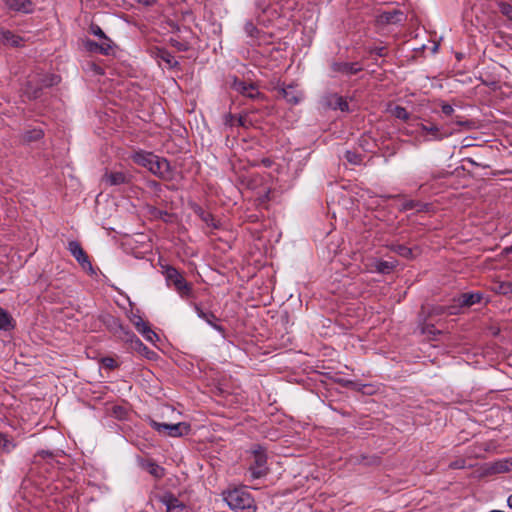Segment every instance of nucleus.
Wrapping results in <instances>:
<instances>
[{
  "label": "nucleus",
  "mask_w": 512,
  "mask_h": 512,
  "mask_svg": "<svg viewBox=\"0 0 512 512\" xmlns=\"http://www.w3.org/2000/svg\"><path fill=\"white\" fill-rule=\"evenodd\" d=\"M223 500L235 512H256L254 498L244 487L228 488L222 493Z\"/></svg>",
  "instance_id": "f257e3e1"
},
{
  "label": "nucleus",
  "mask_w": 512,
  "mask_h": 512,
  "mask_svg": "<svg viewBox=\"0 0 512 512\" xmlns=\"http://www.w3.org/2000/svg\"><path fill=\"white\" fill-rule=\"evenodd\" d=\"M161 268L168 286H173L181 297L190 296L192 287L176 268L169 265H161Z\"/></svg>",
  "instance_id": "f03ea898"
},
{
  "label": "nucleus",
  "mask_w": 512,
  "mask_h": 512,
  "mask_svg": "<svg viewBox=\"0 0 512 512\" xmlns=\"http://www.w3.org/2000/svg\"><path fill=\"white\" fill-rule=\"evenodd\" d=\"M60 81L57 75H48L39 79H31L27 82L24 88V94L29 99H36L40 96V90L42 87H50L58 84Z\"/></svg>",
  "instance_id": "7ed1b4c3"
},
{
  "label": "nucleus",
  "mask_w": 512,
  "mask_h": 512,
  "mask_svg": "<svg viewBox=\"0 0 512 512\" xmlns=\"http://www.w3.org/2000/svg\"><path fill=\"white\" fill-rule=\"evenodd\" d=\"M151 426L159 433L170 437H180L188 434L190 431V425L186 422L162 423L152 420Z\"/></svg>",
  "instance_id": "20e7f679"
},
{
  "label": "nucleus",
  "mask_w": 512,
  "mask_h": 512,
  "mask_svg": "<svg viewBox=\"0 0 512 512\" xmlns=\"http://www.w3.org/2000/svg\"><path fill=\"white\" fill-rule=\"evenodd\" d=\"M267 457L262 447H257L253 451V463L249 468V475L251 479L261 478L266 474Z\"/></svg>",
  "instance_id": "39448f33"
},
{
  "label": "nucleus",
  "mask_w": 512,
  "mask_h": 512,
  "mask_svg": "<svg viewBox=\"0 0 512 512\" xmlns=\"http://www.w3.org/2000/svg\"><path fill=\"white\" fill-rule=\"evenodd\" d=\"M118 337L121 340L129 343L131 349L136 350L141 354H144L148 358H151V356L154 354L146 346L143 345V343L135 336V334L128 330H125L122 327H120Z\"/></svg>",
  "instance_id": "423d86ee"
},
{
  "label": "nucleus",
  "mask_w": 512,
  "mask_h": 512,
  "mask_svg": "<svg viewBox=\"0 0 512 512\" xmlns=\"http://www.w3.org/2000/svg\"><path fill=\"white\" fill-rule=\"evenodd\" d=\"M275 90H277L278 97L284 98L288 103L293 105L298 104L303 98L302 92L293 84L278 85L275 87Z\"/></svg>",
  "instance_id": "0eeeda50"
},
{
  "label": "nucleus",
  "mask_w": 512,
  "mask_h": 512,
  "mask_svg": "<svg viewBox=\"0 0 512 512\" xmlns=\"http://www.w3.org/2000/svg\"><path fill=\"white\" fill-rule=\"evenodd\" d=\"M68 250L84 270H88L91 272L93 271L92 265L88 259L87 254L84 252V250L77 241H70L68 244Z\"/></svg>",
  "instance_id": "6e6552de"
},
{
  "label": "nucleus",
  "mask_w": 512,
  "mask_h": 512,
  "mask_svg": "<svg viewBox=\"0 0 512 512\" xmlns=\"http://www.w3.org/2000/svg\"><path fill=\"white\" fill-rule=\"evenodd\" d=\"M150 172L164 180H169L172 178V172L169 162L166 159L161 158L159 156H156L155 161L153 162V167Z\"/></svg>",
  "instance_id": "1a4fd4ad"
},
{
  "label": "nucleus",
  "mask_w": 512,
  "mask_h": 512,
  "mask_svg": "<svg viewBox=\"0 0 512 512\" xmlns=\"http://www.w3.org/2000/svg\"><path fill=\"white\" fill-rule=\"evenodd\" d=\"M162 502L166 506L167 512H190L189 507L171 494L163 496Z\"/></svg>",
  "instance_id": "9d476101"
},
{
  "label": "nucleus",
  "mask_w": 512,
  "mask_h": 512,
  "mask_svg": "<svg viewBox=\"0 0 512 512\" xmlns=\"http://www.w3.org/2000/svg\"><path fill=\"white\" fill-rule=\"evenodd\" d=\"M6 7L12 11L30 13L33 11V4L30 0H6Z\"/></svg>",
  "instance_id": "9b49d317"
},
{
  "label": "nucleus",
  "mask_w": 512,
  "mask_h": 512,
  "mask_svg": "<svg viewBox=\"0 0 512 512\" xmlns=\"http://www.w3.org/2000/svg\"><path fill=\"white\" fill-rule=\"evenodd\" d=\"M127 181L128 177L123 172L106 171L102 177V182L110 186L121 185Z\"/></svg>",
  "instance_id": "f8f14e48"
},
{
  "label": "nucleus",
  "mask_w": 512,
  "mask_h": 512,
  "mask_svg": "<svg viewBox=\"0 0 512 512\" xmlns=\"http://www.w3.org/2000/svg\"><path fill=\"white\" fill-rule=\"evenodd\" d=\"M156 156L157 155L150 153V152L140 151V152H136L133 155V160L138 165H141V166L147 168L149 171H151V169L153 167V162L155 161Z\"/></svg>",
  "instance_id": "ddd939ff"
},
{
  "label": "nucleus",
  "mask_w": 512,
  "mask_h": 512,
  "mask_svg": "<svg viewBox=\"0 0 512 512\" xmlns=\"http://www.w3.org/2000/svg\"><path fill=\"white\" fill-rule=\"evenodd\" d=\"M482 299V294L475 292V293H463L461 294L458 299L457 303L459 306H465L469 307L476 303H479Z\"/></svg>",
  "instance_id": "4468645a"
},
{
  "label": "nucleus",
  "mask_w": 512,
  "mask_h": 512,
  "mask_svg": "<svg viewBox=\"0 0 512 512\" xmlns=\"http://www.w3.org/2000/svg\"><path fill=\"white\" fill-rule=\"evenodd\" d=\"M403 19V13L397 10L385 11L380 15V22L394 24L401 22Z\"/></svg>",
  "instance_id": "2eb2a0df"
},
{
  "label": "nucleus",
  "mask_w": 512,
  "mask_h": 512,
  "mask_svg": "<svg viewBox=\"0 0 512 512\" xmlns=\"http://www.w3.org/2000/svg\"><path fill=\"white\" fill-rule=\"evenodd\" d=\"M420 131L423 134L430 135L431 137L429 138V140H441L444 138V135L440 133L439 127L434 124H430V125L420 124Z\"/></svg>",
  "instance_id": "dca6fc26"
},
{
  "label": "nucleus",
  "mask_w": 512,
  "mask_h": 512,
  "mask_svg": "<svg viewBox=\"0 0 512 512\" xmlns=\"http://www.w3.org/2000/svg\"><path fill=\"white\" fill-rule=\"evenodd\" d=\"M328 105L333 108V109H339L341 110L342 112H345V111H348L349 110V106H348V103L347 101L341 97V96H338V95H332L330 96L329 98V101H328Z\"/></svg>",
  "instance_id": "f3484780"
},
{
  "label": "nucleus",
  "mask_w": 512,
  "mask_h": 512,
  "mask_svg": "<svg viewBox=\"0 0 512 512\" xmlns=\"http://www.w3.org/2000/svg\"><path fill=\"white\" fill-rule=\"evenodd\" d=\"M197 315L206 321L209 325H211L214 329L218 331H222V327L217 325L215 322L217 321L216 316L211 312H205L198 306H196Z\"/></svg>",
  "instance_id": "a211bd4d"
},
{
  "label": "nucleus",
  "mask_w": 512,
  "mask_h": 512,
  "mask_svg": "<svg viewBox=\"0 0 512 512\" xmlns=\"http://www.w3.org/2000/svg\"><path fill=\"white\" fill-rule=\"evenodd\" d=\"M17 446V443L10 438L7 434L0 433V448L4 453L12 452Z\"/></svg>",
  "instance_id": "6ab92c4d"
},
{
  "label": "nucleus",
  "mask_w": 512,
  "mask_h": 512,
  "mask_svg": "<svg viewBox=\"0 0 512 512\" xmlns=\"http://www.w3.org/2000/svg\"><path fill=\"white\" fill-rule=\"evenodd\" d=\"M334 70L340 71L347 75H353L356 74L361 70L359 66L356 64H350V63H337L333 65Z\"/></svg>",
  "instance_id": "aec40b11"
},
{
  "label": "nucleus",
  "mask_w": 512,
  "mask_h": 512,
  "mask_svg": "<svg viewBox=\"0 0 512 512\" xmlns=\"http://www.w3.org/2000/svg\"><path fill=\"white\" fill-rule=\"evenodd\" d=\"M13 319L8 312L0 308V330H10L13 328Z\"/></svg>",
  "instance_id": "412c9836"
},
{
  "label": "nucleus",
  "mask_w": 512,
  "mask_h": 512,
  "mask_svg": "<svg viewBox=\"0 0 512 512\" xmlns=\"http://www.w3.org/2000/svg\"><path fill=\"white\" fill-rule=\"evenodd\" d=\"M3 42L10 46H19L21 42V38L19 36L14 35L10 31H2L1 32Z\"/></svg>",
  "instance_id": "4be33fe9"
},
{
  "label": "nucleus",
  "mask_w": 512,
  "mask_h": 512,
  "mask_svg": "<svg viewBox=\"0 0 512 512\" xmlns=\"http://www.w3.org/2000/svg\"><path fill=\"white\" fill-rule=\"evenodd\" d=\"M130 321L139 333L149 327V324L136 314L130 316Z\"/></svg>",
  "instance_id": "5701e85b"
},
{
  "label": "nucleus",
  "mask_w": 512,
  "mask_h": 512,
  "mask_svg": "<svg viewBox=\"0 0 512 512\" xmlns=\"http://www.w3.org/2000/svg\"><path fill=\"white\" fill-rule=\"evenodd\" d=\"M494 290L503 295H512V283L511 282H500L494 287Z\"/></svg>",
  "instance_id": "b1692460"
},
{
  "label": "nucleus",
  "mask_w": 512,
  "mask_h": 512,
  "mask_svg": "<svg viewBox=\"0 0 512 512\" xmlns=\"http://www.w3.org/2000/svg\"><path fill=\"white\" fill-rule=\"evenodd\" d=\"M233 89L243 96L247 92L248 89L252 90V84H247L241 80H235L232 85Z\"/></svg>",
  "instance_id": "393cba45"
},
{
  "label": "nucleus",
  "mask_w": 512,
  "mask_h": 512,
  "mask_svg": "<svg viewBox=\"0 0 512 512\" xmlns=\"http://www.w3.org/2000/svg\"><path fill=\"white\" fill-rule=\"evenodd\" d=\"M99 44V53L107 55L112 49V41L106 36L105 38L100 39Z\"/></svg>",
  "instance_id": "a878e982"
},
{
  "label": "nucleus",
  "mask_w": 512,
  "mask_h": 512,
  "mask_svg": "<svg viewBox=\"0 0 512 512\" xmlns=\"http://www.w3.org/2000/svg\"><path fill=\"white\" fill-rule=\"evenodd\" d=\"M43 136V132L41 129H33L31 131H27L24 135V140L27 142L39 140Z\"/></svg>",
  "instance_id": "bb28decb"
},
{
  "label": "nucleus",
  "mask_w": 512,
  "mask_h": 512,
  "mask_svg": "<svg viewBox=\"0 0 512 512\" xmlns=\"http://www.w3.org/2000/svg\"><path fill=\"white\" fill-rule=\"evenodd\" d=\"M146 469L151 475H153L157 478H160L163 476V468H161L159 465H157L155 463H152V462L147 463Z\"/></svg>",
  "instance_id": "cd10ccee"
},
{
  "label": "nucleus",
  "mask_w": 512,
  "mask_h": 512,
  "mask_svg": "<svg viewBox=\"0 0 512 512\" xmlns=\"http://www.w3.org/2000/svg\"><path fill=\"white\" fill-rule=\"evenodd\" d=\"M391 113L398 119L407 120L409 118L408 111L401 106H395L393 109H391Z\"/></svg>",
  "instance_id": "c85d7f7f"
},
{
  "label": "nucleus",
  "mask_w": 512,
  "mask_h": 512,
  "mask_svg": "<svg viewBox=\"0 0 512 512\" xmlns=\"http://www.w3.org/2000/svg\"><path fill=\"white\" fill-rule=\"evenodd\" d=\"M494 470L498 473H504L511 471L510 463L508 459L501 460L495 463Z\"/></svg>",
  "instance_id": "c756f323"
},
{
  "label": "nucleus",
  "mask_w": 512,
  "mask_h": 512,
  "mask_svg": "<svg viewBox=\"0 0 512 512\" xmlns=\"http://www.w3.org/2000/svg\"><path fill=\"white\" fill-rule=\"evenodd\" d=\"M140 334L149 342L155 343L159 340V336L150 328V326L143 330Z\"/></svg>",
  "instance_id": "7c9ffc66"
},
{
  "label": "nucleus",
  "mask_w": 512,
  "mask_h": 512,
  "mask_svg": "<svg viewBox=\"0 0 512 512\" xmlns=\"http://www.w3.org/2000/svg\"><path fill=\"white\" fill-rule=\"evenodd\" d=\"M393 268H394L393 263L392 262H388V261H381V262H378L377 265H376L377 271L381 272V273H388Z\"/></svg>",
  "instance_id": "2f4dec72"
},
{
  "label": "nucleus",
  "mask_w": 512,
  "mask_h": 512,
  "mask_svg": "<svg viewBox=\"0 0 512 512\" xmlns=\"http://www.w3.org/2000/svg\"><path fill=\"white\" fill-rule=\"evenodd\" d=\"M395 251L400 255V256H403V257H406V258H409L412 256V251L410 248H407L403 245H398L395 249Z\"/></svg>",
  "instance_id": "473e14b6"
},
{
  "label": "nucleus",
  "mask_w": 512,
  "mask_h": 512,
  "mask_svg": "<svg viewBox=\"0 0 512 512\" xmlns=\"http://www.w3.org/2000/svg\"><path fill=\"white\" fill-rule=\"evenodd\" d=\"M90 32L93 35L97 36L99 39H102V38L106 37L105 33L103 32V30L98 25L92 24L90 26Z\"/></svg>",
  "instance_id": "72a5a7b5"
},
{
  "label": "nucleus",
  "mask_w": 512,
  "mask_h": 512,
  "mask_svg": "<svg viewBox=\"0 0 512 512\" xmlns=\"http://www.w3.org/2000/svg\"><path fill=\"white\" fill-rule=\"evenodd\" d=\"M345 158L352 164L360 163V157L354 152L347 151L345 154Z\"/></svg>",
  "instance_id": "f704fd0d"
},
{
  "label": "nucleus",
  "mask_w": 512,
  "mask_h": 512,
  "mask_svg": "<svg viewBox=\"0 0 512 512\" xmlns=\"http://www.w3.org/2000/svg\"><path fill=\"white\" fill-rule=\"evenodd\" d=\"M244 96L251 99H256L260 97L261 94L258 91V89L252 84V90L248 89Z\"/></svg>",
  "instance_id": "c9c22d12"
},
{
  "label": "nucleus",
  "mask_w": 512,
  "mask_h": 512,
  "mask_svg": "<svg viewBox=\"0 0 512 512\" xmlns=\"http://www.w3.org/2000/svg\"><path fill=\"white\" fill-rule=\"evenodd\" d=\"M501 12L506 15L509 19H512V6L508 4H503L501 6Z\"/></svg>",
  "instance_id": "e433bc0d"
},
{
  "label": "nucleus",
  "mask_w": 512,
  "mask_h": 512,
  "mask_svg": "<svg viewBox=\"0 0 512 512\" xmlns=\"http://www.w3.org/2000/svg\"><path fill=\"white\" fill-rule=\"evenodd\" d=\"M86 48L89 51H92V52H99V44L97 42H94V41L88 40L86 42Z\"/></svg>",
  "instance_id": "4c0bfd02"
},
{
  "label": "nucleus",
  "mask_w": 512,
  "mask_h": 512,
  "mask_svg": "<svg viewBox=\"0 0 512 512\" xmlns=\"http://www.w3.org/2000/svg\"><path fill=\"white\" fill-rule=\"evenodd\" d=\"M441 110L447 116L452 115V113L454 112V108L450 104H446V103H443L441 105Z\"/></svg>",
  "instance_id": "58836bf2"
},
{
  "label": "nucleus",
  "mask_w": 512,
  "mask_h": 512,
  "mask_svg": "<svg viewBox=\"0 0 512 512\" xmlns=\"http://www.w3.org/2000/svg\"><path fill=\"white\" fill-rule=\"evenodd\" d=\"M238 125L246 127L248 124H250V120L248 119V116H240L237 120Z\"/></svg>",
  "instance_id": "ea45409f"
},
{
  "label": "nucleus",
  "mask_w": 512,
  "mask_h": 512,
  "mask_svg": "<svg viewBox=\"0 0 512 512\" xmlns=\"http://www.w3.org/2000/svg\"><path fill=\"white\" fill-rule=\"evenodd\" d=\"M103 364L105 367H108L110 369L114 368L116 366V362L112 358H105L103 359Z\"/></svg>",
  "instance_id": "a19ab883"
},
{
  "label": "nucleus",
  "mask_w": 512,
  "mask_h": 512,
  "mask_svg": "<svg viewBox=\"0 0 512 512\" xmlns=\"http://www.w3.org/2000/svg\"><path fill=\"white\" fill-rule=\"evenodd\" d=\"M245 30L249 35H253V32L256 30L255 26L252 23H247L245 26Z\"/></svg>",
  "instance_id": "79ce46f5"
},
{
  "label": "nucleus",
  "mask_w": 512,
  "mask_h": 512,
  "mask_svg": "<svg viewBox=\"0 0 512 512\" xmlns=\"http://www.w3.org/2000/svg\"><path fill=\"white\" fill-rule=\"evenodd\" d=\"M451 467L455 469H460L464 467V461H457L451 464Z\"/></svg>",
  "instance_id": "37998d69"
},
{
  "label": "nucleus",
  "mask_w": 512,
  "mask_h": 512,
  "mask_svg": "<svg viewBox=\"0 0 512 512\" xmlns=\"http://www.w3.org/2000/svg\"><path fill=\"white\" fill-rule=\"evenodd\" d=\"M202 219H203L207 224H209V225H210L209 221H210V220H211V221L213 220V219H212V216H211L210 214H204V215H203V217H202ZM211 225H212V226H215V224H214V223H211Z\"/></svg>",
  "instance_id": "c03bdc74"
},
{
  "label": "nucleus",
  "mask_w": 512,
  "mask_h": 512,
  "mask_svg": "<svg viewBox=\"0 0 512 512\" xmlns=\"http://www.w3.org/2000/svg\"><path fill=\"white\" fill-rule=\"evenodd\" d=\"M415 207L414 203L412 201L410 202H407L405 205H404V209L408 210V209H413Z\"/></svg>",
  "instance_id": "a18cd8bd"
},
{
  "label": "nucleus",
  "mask_w": 512,
  "mask_h": 512,
  "mask_svg": "<svg viewBox=\"0 0 512 512\" xmlns=\"http://www.w3.org/2000/svg\"><path fill=\"white\" fill-rule=\"evenodd\" d=\"M507 504L512 509V494L508 497Z\"/></svg>",
  "instance_id": "49530a36"
},
{
  "label": "nucleus",
  "mask_w": 512,
  "mask_h": 512,
  "mask_svg": "<svg viewBox=\"0 0 512 512\" xmlns=\"http://www.w3.org/2000/svg\"><path fill=\"white\" fill-rule=\"evenodd\" d=\"M383 50H384V48H380V49L378 50V54H379L380 56H383V55H384Z\"/></svg>",
  "instance_id": "de8ad7c7"
},
{
  "label": "nucleus",
  "mask_w": 512,
  "mask_h": 512,
  "mask_svg": "<svg viewBox=\"0 0 512 512\" xmlns=\"http://www.w3.org/2000/svg\"><path fill=\"white\" fill-rule=\"evenodd\" d=\"M508 460H509L510 467H511V470H512V458H511V459H508Z\"/></svg>",
  "instance_id": "09e8293b"
},
{
  "label": "nucleus",
  "mask_w": 512,
  "mask_h": 512,
  "mask_svg": "<svg viewBox=\"0 0 512 512\" xmlns=\"http://www.w3.org/2000/svg\"><path fill=\"white\" fill-rule=\"evenodd\" d=\"M490 512H504V511H501V510H492Z\"/></svg>",
  "instance_id": "8fccbe9b"
},
{
  "label": "nucleus",
  "mask_w": 512,
  "mask_h": 512,
  "mask_svg": "<svg viewBox=\"0 0 512 512\" xmlns=\"http://www.w3.org/2000/svg\"><path fill=\"white\" fill-rule=\"evenodd\" d=\"M457 124H459V125H463L464 123H463V122H461V121H457Z\"/></svg>",
  "instance_id": "3c124183"
}]
</instances>
